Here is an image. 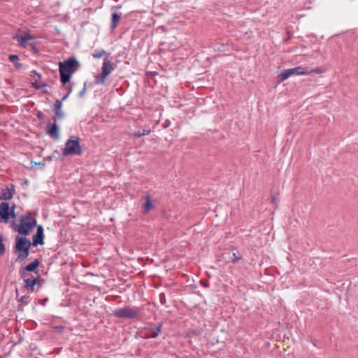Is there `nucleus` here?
<instances>
[{
  "label": "nucleus",
  "mask_w": 358,
  "mask_h": 358,
  "mask_svg": "<svg viewBox=\"0 0 358 358\" xmlns=\"http://www.w3.org/2000/svg\"><path fill=\"white\" fill-rule=\"evenodd\" d=\"M80 64L78 61L71 57L59 63V71L60 74V81L63 85L69 83L72 75L79 69Z\"/></svg>",
  "instance_id": "obj_1"
},
{
  "label": "nucleus",
  "mask_w": 358,
  "mask_h": 358,
  "mask_svg": "<svg viewBox=\"0 0 358 358\" xmlns=\"http://www.w3.org/2000/svg\"><path fill=\"white\" fill-rule=\"evenodd\" d=\"M82 149L78 136H71L69 138L62 149V155L64 157L70 155H80Z\"/></svg>",
  "instance_id": "obj_2"
},
{
  "label": "nucleus",
  "mask_w": 358,
  "mask_h": 358,
  "mask_svg": "<svg viewBox=\"0 0 358 358\" xmlns=\"http://www.w3.org/2000/svg\"><path fill=\"white\" fill-rule=\"evenodd\" d=\"M140 313V308L126 306L123 308L115 309L113 315L118 318L133 319L137 317Z\"/></svg>",
  "instance_id": "obj_3"
},
{
  "label": "nucleus",
  "mask_w": 358,
  "mask_h": 358,
  "mask_svg": "<svg viewBox=\"0 0 358 358\" xmlns=\"http://www.w3.org/2000/svg\"><path fill=\"white\" fill-rule=\"evenodd\" d=\"M31 243L27 238L17 236L15 249L20 252L17 259L24 260L29 254V247Z\"/></svg>",
  "instance_id": "obj_4"
},
{
  "label": "nucleus",
  "mask_w": 358,
  "mask_h": 358,
  "mask_svg": "<svg viewBox=\"0 0 358 358\" xmlns=\"http://www.w3.org/2000/svg\"><path fill=\"white\" fill-rule=\"evenodd\" d=\"M319 69L311 70L310 71H306L303 66H297L293 69H289L283 71L278 76L280 81L287 79L292 75H308L310 73H320Z\"/></svg>",
  "instance_id": "obj_5"
},
{
  "label": "nucleus",
  "mask_w": 358,
  "mask_h": 358,
  "mask_svg": "<svg viewBox=\"0 0 358 358\" xmlns=\"http://www.w3.org/2000/svg\"><path fill=\"white\" fill-rule=\"evenodd\" d=\"M36 224V219L31 218L29 215H23L21 217L20 224L17 227V231L22 235H28Z\"/></svg>",
  "instance_id": "obj_6"
},
{
  "label": "nucleus",
  "mask_w": 358,
  "mask_h": 358,
  "mask_svg": "<svg viewBox=\"0 0 358 358\" xmlns=\"http://www.w3.org/2000/svg\"><path fill=\"white\" fill-rule=\"evenodd\" d=\"M113 71V67L110 61L106 58L103 60L102 67H101V73L99 76L96 77V84H103L105 82L106 78Z\"/></svg>",
  "instance_id": "obj_7"
},
{
  "label": "nucleus",
  "mask_w": 358,
  "mask_h": 358,
  "mask_svg": "<svg viewBox=\"0 0 358 358\" xmlns=\"http://www.w3.org/2000/svg\"><path fill=\"white\" fill-rule=\"evenodd\" d=\"M10 206L7 202L0 203V222L7 223L9 220Z\"/></svg>",
  "instance_id": "obj_8"
},
{
  "label": "nucleus",
  "mask_w": 358,
  "mask_h": 358,
  "mask_svg": "<svg viewBox=\"0 0 358 358\" xmlns=\"http://www.w3.org/2000/svg\"><path fill=\"white\" fill-rule=\"evenodd\" d=\"M14 193L15 186L13 185H9L6 188L1 189L0 192V199L9 200L13 196Z\"/></svg>",
  "instance_id": "obj_9"
},
{
  "label": "nucleus",
  "mask_w": 358,
  "mask_h": 358,
  "mask_svg": "<svg viewBox=\"0 0 358 358\" xmlns=\"http://www.w3.org/2000/svg\"><path fill=\"white\" fill-rule=\"evenodd\" d=\"M62 101H60L59 99L56 100L54 103V108H53L55 115L52 117V119L54 121H56L59 119L63 118L64 113L62 110Z\"/></svg>",
  "instance_id": "obj_10"
},
{
  "label": "nucleus",
  "mask_w": 358,
  "mask_h": 358,
  "mask_svg": "<svg viewBox=\"0 0 358 358\" xmlns=\"http://www.w3.org/2000/svg\"><path fill=\"white\" fill-rule=\"evenodd\" d=\"M43 228L41 225L38 226L36 234L33 236V245L43 244Z\"/></svg>",
  "instance_id": "obj_11"
},
{
  "label": "nucleus",
  "mask_w": 358,
  "mask_h": 358,
  "mask_svg": "<svg viewBox=\"0 0 358 358\" xmlns=\"http://www.w3.org/2000/svg\"><path fill=\"white\" fill-rule=\"evenodd\" d=\"M162 324L159 323L156 327L148 329L145 337L147 338H156L162 332Z\"/></svg>",
  "instance_id": "obj_12"
},
{
  "label": "nucleus",
  "mask_w": 358,
  "mask_h": 358,
  "mask_svg": "<svg viewBox=\"0 0 358 358\" xmlns=\"http://www.w3.org/2000/svg\"><path fill=\"white\" fill-rule=\"evenodd\" d=\"M15 38L21 46L25 47L27 44V42L30 40L34 39V37L29 34H27L24 36H16Z\"/></svg>",
  "instance_id": "obj_13"
},
{
  "label": "nucleus",
  "mask_w": 358,
  "mask_h": 358,
  "mask_svg": "<svg viewBox=\"0 0 358 358\" xmlns=\"http://www.w3.org/2000/svg\"><path fill=\"white\" fill-rule=\"evenodd\" d=\"M47 133L52 138L57 139L59 136V130L57 124L54 123L51 124Z\"/></svg>",
  "instance_id": "obj_14"
},
{
  "label": "nucleus",
  "mask_w": 358,
  "mask_h": 358,
  "mask_svg": "<svg viewBox=\"0 0 358 358\" xmlns=\"http://www.w3.org/2000/svg\"><path fill=\"white\" fill-rule=\"evenodd\" d=\"M145 201L143 207V212L147 213L154 208V206L150 200V196L149 195L145 196Z\"/></svg>",
  "instance_id": "obj_15"
},
{
  "label": "nucleus",
  "mask_w": 358,
  "mask_h": 358,
  "mask_svg": "<svg viewBox=\"0 0 358 358\" xmlns=\"http://www.w3.org/2000/svg\"><path fill=\"white\" fill-rule=\"evenodd\" d=\"M39 262L38 259H35L33 262L26 266L24 270L27 271H34L38 266Z\"/></svg>",
  "instance_id": "obj_16"
},
{
  "label": "nucleus",
  "mask_w": 358,
  "mask_h": 358,
  "mask_svg": "<svg viewBox=\"0 0 358 358\" xmlns=\"http://www.w3.org/2000/svg\"><path fill=\"white\" fill-rule=\"evenodd\" d=\"M39 282L38 278H34L33 280L31 279H24V282L26 284V286L27 287H30L31 289H33L34 286L37 284Z\"/></svg>",
  "instance_id": "obj_17"
},
{
  "label": "nucleus",
  "mask_w": 358,
  "mask_h": 358,
  "mask_svg": "<svg viewBox=\"0 0 358 358\" xmlns=\"http://www.w3.org/2000/svg\"><path fill=\"white\" fill-rule=\"evenodd\" d=\"M18 56L16 55H10L9 56L10 62H13L17 69H20L21 67V64L18 63Z\"/></svg>",
  "instance_id": "obj_18"
},
{
  "label": "nucleus",
  "mask_w": 358,
  "mask_h": 358,
  "mask_svg": "<svg viewBox=\"0 0 358 358\" xmlns=\"http://www.w3.org/2000/svg\"><path fill=\"white\" fill-rule=\"evenodd\" d=\"M120 15L117 13H113L112 15V27L115 28L116 27V23L120 20Z\"/></svg>",
  "instance_id": "obj_19"
},
{
  "label": "nucleus",
  "mask_w": 358,
  "mask_h": 358,
  "mask_svg": "<svg viewBox=\"0 0 358 358\" xmlns=\"http://www.w3.org/2000/svg\"><path fill=\"white\" fill-rule=\"evenodd\" d=\"M150 133V130L148 129H143L142 131H138L137 132H135L133 135L135 137H141L145 135H148Z\"/></svg>",
  "instance_id": "obj_20"
},
{
  "label": "nucleus",
  "mask_w": 358,
  "mask_h": 358,
  "mask_svg": "<svg viewBox=\"0 0 358 358\" xmlns=\"http://www.w3.org/2000/svg\"><path fill=\"white\" fill-rule=\"evenodd\" d=\"M6 250L5 245L3 243V237L0 234V256L4 254Z\"/></svg>",
  "instance_id": "obj_21"
},
{
  "label": "nucleus",
  "mask_w": 358,
  "mask_h": 358,
  "mask_svg": "<svg viewBox=\"0 0 358 358\" xmlns=\"http://www.w3.org/2000/svg\"><path fill=\"white\" fill-rule=\"evenodd\" d=\"M232 256L233 257L231 258V262L233 263H236L241 259V257L238 252H234Z\"/></svg>",
  "instance_id": "obj_22"
},
{
  "label": "nucleus",
  "mask_w": 358,
  "mask_h": 358,
  "mask_svg": "<svg viewBox=\"0 0 358 358\" xmlns=\"http://www.w3.org/2000/svg\"><path fill=\"white\" fill-rule=\"evenodd\" d=\"M32 85L36 88V89H42L45 87L47 86L46 84H41V83H38V82H35V83H32Z\"/></svg>",
  "instance_id": "obj_23"
},
{
  "label": "nucleus",
  "mask_w": 358,
  "mask_h": 358,
  "mask_svg": "<svg viewBox=\"0 0 358 358\" xmlns=\"http://www.w3.org/2000/svg\"><path fill=\"white\" fill-rule=\"evenodd\" d=\"M106 53V52L104 50H101L100 52H96V53H94L93 54V57L94 58H100L104 54Z\"/></svg>",
  "instance_id": "obj_24"
},
{
  "label": "nucleus",
  "mask_w": 358,
  "mask_h": 358,
  "mask_svg": "<svg viewBox=\"0 0 358 358\" xmlns=\"http://www.w3.org/2000/svg\"><path fill=\"white\" fill-rule=\"evenodd\" d=\"M29 296H22L20 299V301H22V302H24V303H27L29 302Z\"/></svg>",
  "instance_id": "obj_25"
},
{
  "label": "nucleus",
  "mask_w": 358,
  "mask_h": 358,
  "mask_svg": "<svg viewBox=\"0 0 358 358\" xmlns=\"http://www.w3.org/2000/svg\"><path fill=\"white\" fill-rule=\"evenodd\" d=\"M85 92H86V87H85V84L83 89L79 92V96L80 97L83 96L85 94Z\"/></svg>",
  "instance_id": "obj_26"
},
{
  "label": "nucleus",
  "mask_w": 358,
  "mask_h": 358,
  "mask_svg": "<svg viewBox=\"0 0 358 358\" xmlns=\"http://www.w3.org/2000/svg\"><path fill=\"white\" fill-rule=\"evenodd\" d=\"M69 94L67 93L66 94H65V95L62 97V100H61V101H62L66 100V99L69 97Z\"/></svg>",
  "instance_id": "obj_27"
},
{
  "label": "nucleus",
  "mask_w": 358,
  "mask_h": 358,
  "mask_svg": "<svg viewBox=\"0 0 358 358\" xmlns=\"http://www.w3.org/2000/svg\"><path fill=\"white\" fill-rule=\"evenodd\" d=\"M31 73L36 74L39 78H41V75L38 74L36 71H32Z\"/></svg>",
  "instance_id": "obj_28"
},
{
  "label": "nucleus",
  "mask_w": 358,
  "mask_h": 358,
  "mask_svg": "<svg viewBox=\"0 0 358 358\" xmlns=\"http://www.w3.org/2000/svg\"><path fill=\"white\" fill-rule=\"evenodd\" d=\"M169 124H170V122L165 123V124H164V128H166V127H169Z\"/></svg>",
  "instance_id": "obj_29"
},
{
  "label": "nucleus",
  "mask_w": 358,
  "mask_h": 358,
  "mask_svg": "<svg viewBox=\"0 0 358 358\" xmlns=\"http://www.w3.org/2000/svg\"><path fill=\"white\" fill-rule=\"evenodd\" d=\"M71 92H72V88H71V87H70L67 93H68L69 94H70L71 93Z\"/></svg>",
  "instance_id": "obj_30"
},
{
  "label": "nucleus",
  "mask_w": 358,
  "mask_h": 358,
  "mask_svg": "<svg viewBox=\"0 0 358 358\" xmlns=\"http://www.w3.org/2000/svg\"><path fill=\"white\" fill-rule=\"evenodd\" d=\"M41 113L40 112L38 116L39 117H41Z\"/></svg>",
  "instance_id": "obj_31"
}]
</instances>
